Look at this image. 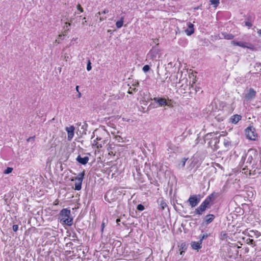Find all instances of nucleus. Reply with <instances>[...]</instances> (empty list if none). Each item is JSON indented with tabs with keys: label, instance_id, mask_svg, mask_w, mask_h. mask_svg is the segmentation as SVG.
<instances>
[{
	"label": "nucleus",
	"instance_id": "nucleus-1",
	"mask_svg": "<svg viewBox=\"0 0 261 261\" xmlns=\"http://www.w3.org/2000/svg\"><path fill=\"white\" fill-rule=\"evenodd\" d=\"M240 166L242 169L243 173L246 175H256L257 173L260 174L261 173L260 171H258L259 169L256 172L258 167H255L256 165L251 163L250 165L249 163H247V161H241Z\"/></svg>",
	"mask_w": 261,
	"mask_h": 261
},
{
	"label": "nucleus",
	"instance_id": "nucleus-2",
	"mask_svg": "<svg viewBox=\"0 0 261 261\" xmlns=\"http://www.w3.org/2000/svg\"><path fill=\"white\" fill-rule=\"evenodd\" d=\"M70 216V210L67 208H63L59 214V219L60 222H63L65 224L70 226L73 224V218Z\"/></svg>",
	"mask_w": 261,
	"mask_h": 261
},
{
	"label": "nucleus",
	"instance_id": "nucleus-3",
	"mask_svg": "<svg viewBox=\"0 0 261 261\" xmlns=\"http://www.w3.org/2000/svg\"><path fill=\"white\" fill-rule=\"evenodd\" d=\"M215 193H213L208 196L201 204L195 210V214L201 215L206 208L211 207V202L214 199Z\"/></svg>",
	"mask_w": 261,
	"mask_h": 261
},
{
	"label": "nucleus",
	"instance_id": "nucleus-4",
	"mask_svg": "<svg viewBox=\"0 0 261 261\" xmlns=\"http://www.w3.org/2000/svg\"><path fill=\"white\" fill-rule=\"evenodd\" d=\"M257 157V150L251 149L248 150V152L247 153L244 158L242 157V161H247V163H249L250 165L251 163L253 164L254 165H256L255 163Z\"/></svg>",
	"mask_w": 261,
	"mask_h": 261
},
{
	"label": "nucleus",
	"instance_id": "nucleus-5",
	"mask_svg": "<svg viewBox=\"0 0 261 261\" xmlns=\"http://www.w3.org/2000/svg\"><path fill=\"white\" fill-rule=\"evenodd\" d=\"M246 138L249 140L255 141L257 139V134L255 128L253 126L250 125L247 127L245 130Z\"/></svg>",
	"mask_w": 261,
	"mask_h": 261
},
{
	"label": "nucleus",
	"instance_id": "nucleus-6",
	"mask_svg": "<svg viewBox=\"0 0 261 261\" xmlns=\"http://www.w3.org/2000/svg\"><path fill=\"white\" fill-rule=\"evenodd\" d=\"M201 198V196L200 194L191 195L188 200V202L192 207H194L200 202Z\"/></svg>",
	"mask_w": 261,
	"mask_h": 261
},
{
	"label": "nucleus",
	"instance_id": "nucleus-7",
	"mask_svg": "<svg viewBox=\"0 0 261 261\" xmlns=\"http://www.w3.org/2000/svg\"><path fill=\"white\" fill-rule=\"evenodd\" d=\"M151 100H154L159 107H164L166 106H170V105L168 101H171V99H168V101L165 97H154L153 99H151Z\"/></svg>",
	"mask_w": 261,
	"mask_h": 261
},
{
	"label": "nucleus",
	"instance_id": "nucleus-8",
	"mask_svg": "<svg viewBox=\"0 0 261 261\" xmlns=\"http://www.w3.org/2000/svg\"><path fill=\"white\" fill-rule=\"evenodd\" d=\"M115 193L116 192L113 190H110L108 191L105 195V200L109 203L115 201L116 199Z\"/></svg>",
	"mask_w": 261,
	"mask_h": 261
},
{
	"label": "nucleus",
	"instance_id": "nucleus-9",
	"mask_svg": "<svg viewBox=\"0 0 261 261\" xmlns=\"http://www.w3.org/2000/svg\"><path fill=\"white\" fill-rule=\"evenodd\" d=\"M211 3L208 4H206L204 3L203 5H201L199 6L194 8V10H198L199 9H202V7L204 9H209L211 8V6L212 5L213 7L215 9L217 7L219 4L220 1H210Z\"/></svg>",
	"mask_w": 261,
	"mask_h": 261
},
{
	"label": "nucleus",
	"instance_id": "nucleus-10",
	"mask_svg": "<svg viewBox=\"0 0 261 261\" xmlns=\"http://www.w3.org/2000/svg\"><path fill=\"white\" fill-rule=\"evenodd\" d=\"M256 92L252 88H250L248 92L245 94L244 98L246 101H251L256 97Z\"/></svg>",
	"mask_w": 261,
	"mask_h": 261
},
{
	"label": "nucleus",
	"instance_id": "nucleus-11",
	"mask_svg": "<svg viewBox=\"0 0 261 261\" xmlns=\"http://www.w3.org/2000/svg\"><path fill=\"white\" fill-rule=\"evenodd\" d=\"M219 142V137H212L211 139L208 142V146L214 149H217L219 147L217 144Z\"/></svg>",
	"mask_w": 261,
	"mask_h": 261
},
{
	"label": "nucleus",
	"instance_id": "nucleus-12",
	"mask_svg": "<svg viewBox=\"0 0 261 261\" xmlns=\"http://www.w3.org/2000/svg\"><path fill=\"white\" fill-rule=\"evenodd\" d=\"M215 217V216L213 214H208L206 215L203 218L202 224L205 225H208L214 221Z\"/></svg>",
	"mask_w": 261,
	"mask_h": 261
},
{
	"label": "nucleus",
	"instance_id": "nucleus-13",
	"mask_svg": "<svg viewBox=\"0 0 261 261\" xmlns=\"http://www.w3.org/2000/svg\"><path fill=\"white\" fill-rule=\"evenodd\" d=\"M133 175L134 178L137 179L139 181L142 182L143 181L142 180V174L140 171V169L138 167H136V171L133 172Z\"/></svg>",
	"mask_w": 261,
	"mask_h": 261
},
{
	"label": "nucleus",
	"instance_id": "nucleus-14",
	"mask_svg": "<svg viewBox=\"0 0 261 261\" xmlns=\"http://www.w3.org/2000/svg\"><path fill=\"white\" fill-rule=\"evenodd\" d=\"M160 51V49L159 48V44H156L153 46L149 51V54L151 58L153 59L155 58L156 55L159 53Z\"/></svg>",
	"mask_w": 261,
	"mask_h": 261
},
{
	"label": "nucleus",
	"instance_id": "nucleus-15",
	"mask_svg": "<svg viewBox=\"0 0 261 261\" xmlns=\"http://www.w3.org/2000/svg\"><path fill=\"white\" fill-rule=\"evenodd\" d=\"M194 25L191 23H188V28L185 30V33L188 36H191L194 33Z\"/></svg>",
	"mask_w": 261,
	"mask_h": 261
},
{
	"label": "nucleus",
	"instance_id": "nucleus-16",
	"mask_svg": "<svg viewBox=\"0 0 261 261\" xmlns=\"http://www.w3.org/2000/svg\"><path fill=\"white\" fill-rule=\"evenodd\" d=\"M202 242L200 240L198 242H192L191 243L192 248L194 250H198L199 249H200L202 246Z\"/></svg>",
	"mask_w": 261,
	"mask_h": 261
},
{
	"label": "nucleus",
	"instance_id": "nucleus-17",
	"mask_svg": "<svg viewBox=\"0 0 261 261\" xmlns=\"http://www.w3.org/2000/svg\"><path fill=\"white\" fill-rule=\"evenodd\" d=\"M89 160V158L88 156L82 158L81 155H79L76 159V161L82 165H86L88 163Z\"/></svg>",
	"mask_w": 261,
	"mask_h": 261
},
{
	"label": "nucleus",
	"instance_id": "nucleus-18",
	"mask_svg": "<svg viewBox=\"0 0 261 261\" xmlns=\"http://www.w3.org/2000/svg\"><path fill=\"white\" fill-rule=\"evenodd\" d=\"M66 130L68 133V139L70 140L74 136V127L73 126H70V127H67Z\"/></svg>",
	"mask_w": 261,
	"mask_h": 261
},
{
	"label": "nucleus",
	"instance_id": "nucleus-19",
	"mask_svg": "<svg viewBox=\"0 0 261 261\" xmlns=\"http://www.w3.org/2000/svg\"><path fill=\"white\" fill-rule=\"evenodd\" d=\"M242 116L240 115L236 114L232 116L230 119L229 121L233 124H237L240 120H241Z\"/></svg>",
	"mask_w": 261,
	"mask_h": 261
},
{
	"label": "nucleus",
	"instance_id": "nucleus-20",
	"mask_svg": "<svg viewBox=\"0 0 261 261\" xmlns=\"http://www.w3.org/2000/svg\"><path fill=\"white\" fill-rule=\"evenodd\" d=\"M157 202L160 206V208L162 211L167 207V204L165 200L163 198H159L157 200Z\"/></svg>",
	"mask_w": 261,
	"mask_h": 261
},
{
	"label": "nucleus",
	"instance_id": "nucleus-21",
	"mask_svg": "<svg viewBox=\"0 0 261 261\" xmlns=\"http://www.w3.org/2000/svg\"><path fill=\"white\" fill-rule=\"evenodd\" d=\"M231 44L234 46H239L242 47L243 48H246L247 47V44L248 43L246 42L243 41H232L231 42Z\"/></svg>",
	"mask_w": 261,
	"mask_h": 261
},
{
	"label": "nucleus",
	"instance_id": "nucleus-22",
	"mask_svg": "<svg viewBox=\"0 0 261 261\" xmlns=\"http://www.w3.org/2000/svg\"><path fill=\"white\" fill-rule=\"evenodd\" d=\"M221 34L223 38L227 40H231L234 37V36L232 34L227 33L226 32H222Z\"/></svg>",
	"mask_w": 261,
	"mask_h": 261
},
{
	"label": "nucleus",
	"instance_id": "nucleus-23",
	"mask_svg": "<svg viewBox=\"0 0 261 261\" xmlns=\"http://www.w3.org/2000/svg\"><path fill=\"white\" fill-rule=\"evenodd\" d=\"M261 235L260 232L257 230H250L249 233V236L250 237L253 238L255 237L256 238L259 237Z\"/></svg>",
	"mask_w": 261,
	"mask_h": 261
},
{
	"label": "nucleus",
	"instance_id": "nucleus-24",
	"mask_svg": "<svg viewBox=\"0 0 261 261\" xmlns=\"http://www.w3.org/2000/svg\"><path fill=\"white\" fill-rule=\"evenodd\" d=\"M228 237V234L226 231H222L220 232L219 238L221 240H227Z\"/></svg>",
	"mask_w": 261,
	"mask_h": 261
},
{
	"label": "nucleus",
	"instance_id": "nucleus-25",
	"mask_svg": "<svg viewBox=\"0 0 261 261\" xmlns=\"http://www.w3.org/2000/svg\"><path fill=\"white\" fill-rule=\"evenodd\" d=\"M224 145L227 149H229L231 146V141H230L229 138L224 139Z\"/></svg>",
	"mask_w": 261,
	"mask_h": 261
},
{
	"label": "nucleus",
	"instance_id": "nucleus-26",
	"mask_svg": "<svg viewBox=\"0 0 261 261\" xmlns=\"http://www.w3.org/2000/svg\"><path fill=\"white\" fill-rule=\"evenodd\" d=\"M123 19H124V17H121L120 19L116 22V26L117 29H120L123 26Z\"/></svg>",
	"mask_w": 261,
	"mask_h": 261
},
{
	"label": "nucleus",
	"instance_id": "nucleus-27",
	"mask_svg": "<svg viewBox=\"0 0 261 261\" xmlns=\"http://www.w3.org/2000/svg\"><path fill=\"white\" fill-rule=\"evenodd\" d=\"M215 135V134L214 133H210L205 135L204 138L205 143L206 142V140H210L211 139V138L214 137Z\"/></svg>",
	"mask_w": 261,
	"mask_h": 261
},
{
	"label": "nucleus",
	"instance_id": "nucleus-28",
	"mask_svg": "<svg viewBox=\"0 0 261 261\" xmlns=\"http://www.w3.org/2000/svg\"><path fill=\"white\" fill-rule=\"evenodd\" d=\"M211 236V233H201L200 236H199V240L201 241H203L204 240L207 239L208 237H210Z\"/></svg>",
	"mask_w": 261,
	"mask_h": 261
},
{
	"label": "nucleus",
	"instance_id": "nucleus-29",
	"mask_svg": "<svg viewBox=\"0 0 261 261\" xmlns=\"http://www.w3.org/2000/svg\"><path fill=\"white\" fill-rule=\"evenodd\" d=\"M82 181L81 180H77L75 184L74 189L77 191H79L82 188Z\"/></svg>",
	"mask_w": 261,
	"mask_h": 261
},
{
	"label": "nucleus",
	"instance_id": "nucleus-30",
	"mask_svg": "<svg viewBox=\"0 0 261 261\" xmlns=\"http://www.w3.org/2000/svg\"><path fill=\"white\" fill-rule=\"evenodd\" d=\"M106 140H103L101 143H99L97 142L96 140L94 141V145H96L97 148L99 149L102 147L103 144H104L106 142Z\"/></svg>",
	"mask_w": 261,
	"mask_h": 261
},
{
	"label": "nucleus",
	"instance_id": "nucleus-31",
	"mask_svg": "<svg viewBox=\"0 0 261 261\" xmlns=\"http://www.w3.org/2000/svg\"><path fill=\"white\" fill-rule=\"evenodd\" d=\"M85 171L84 170L82 172L79 174L78 176L75 178V180L83 181L84 176L85 175Z\"/></svg>",
	"mask_w": 261,
	"mask_h": 261
},
{
	"label": "nucleus",
	"instance_id": "nucleus-32",
	"mask_svg": "<svg viewBox=\"0 0 261 261\" xmlns=\"http://www.w3.org/2000/svg\"><path fill=\"white\" fill-rule=\"evenodd\" d=\"M85 171L84 170L82 172L79 174L78 176L75 178V180L83 181L84 176L85 175Z\"/></svg>",
	"mask_w": 261,
	"mask_h": 261
},
{
	"label": "nucleus",
	"instance_id": "nucleus-33",
	"mask_svg": "<svg viewBox=\"0 0 261 261\" xmlns=\"http://www.w3.org/2000/svg\"><path fill=\"white\" fill-rule=\"evenodd\" d=\"M240 248L241 247L238 246L237 245H234L232 246H231L230 250L235 251L236 254L238 255L239 254L238 249Z\"/></svg>",
	"mask_w": 261,
	"mask_h": 261
},
{
	"label": "nucleus",
	"instance_id": "nucleus-34",
	"mask_svg": "<svg viewBox=\"0 0 261 261\" xmlns=\"http://www.w3.org/2000/svg\"><path fill=\"white\" fill-rule=\"evenodd\" d=\"M188 160V158H184L181 159L180 162L179 163L178 166L179 167L184 168L185 166L186 161Z\"/></svg>",
	"mask_w": 261,
	"mask_h": 261
},
{
	"label": "nucleus",
	"instance_id": "nucleus-35",
	"mask_svg": "<svg viewBox=\"0 0 261 261\" xmlns=\"http://www.w3.org/2000/svg\"><path fill=\"white\" fill-rule=\"evenodd\" d=\"M13 168L11 167H7V169L4 171L5 174H8L12 172Z\"/></svg>",
	"mask_w": 261,
	"mask_h": 261
},
{
	"label": "nucleus",
	"instance_id": "nucleus-36",
	"mask_svg": "<svg viewBox=\"0 0 261 261\" xmlns=\"http://www.w3.org/2000/svg\"><path fill=\"white\" fill-rule=\"evenodd\" d=\"M142 69L144 72H147L150 70V67L148 65H145L144 66Z\"/></svg>",
	"mask_w": 261,
	"mask_h": 261
},
{
	"label": "nucleus",
	"instance_id": "nucleus-37",
	"mask_svg": "<svg viewBox=\"0 0 261 261\" xmlns=\"http://www.w3.org/2000/svg\"><path fill=\"white\" fill-rule=\"evenodd\" d=\"M137 209L139 211H142L145 209V207L142 204H139L137 205Z\"/></svg>",
	"mask_w": 261,
	"mask_h": 261
},
{
	"label": "nucleus",
	"instance_id": "nucleus-38",
	"mask_svg": "<svg viewBox=\"0 0 261 261\" xmlns=\"http://www.w3.org/2000/svg\"><path fill=\"white\" fill-rule=\"evenodd\" d=\"M115 139L119 143H121L123 142V138L119 136H116L115 137Z\"/></svg>",
	"mask_w": 261,
	"mask_h": 261
},
{
	"label": "nucleus",
	"instance_id": "nucleus-39",
	"mask_svg": "<svg viewBox=\"0 0 261 261\" xmlns=\"http://www.w3.org/2000/svg\"><path fill=\"white\" fill-rule=\"evenodd\" d=\"M91 69H92V67L91 65L90 60H88L87 65V70L88 71H90L91 70Z\"/></svg>",
	"mask_w": 261,
	"mask_h": 261
},
{
	"label": "nucleus",
	"instance_id": "nucleus-40",
	"mask_svg": "<svg viewBox=\"0 0 261 261\" xmlns=\"http://www.w3.org/2000/svg\"><path fill=\"white\" fill-rule=\"evenodd\" d=\"M246 242L248 244H250L251 245L254 244V243H255L253 239H250V238H248L246 240Z\"/></svg>",
	"mask_w": 261,
	"mask_h": 261
},
{
	"label": "nucleus",
	"instance_id": "nucleus-41",
	"mask_svg": "<svg viewBox=\"0 0 261 261\" xmlns=\"http://www.w3.org/2000/svg\"><path fill=\"white\" fill-rule=\"evenodd\" d=\"M245 25L247 27H248L249 28L251 27L253 25L251 21H246L245 22Z\"/></svg>",
	"mask_w": 261,
	"mask_h": 261
},
{
	"label": "nucleus",
	"instance_id": "nucleus-42",
	"mask_svg": "<svg viewBox=\"0 0 261 261\" xmlns=\"http://www.w3.org/2000/svg\"><path fill=\"white\" fill-rule=\"evenodd\" d=\"M253 19V17L251 15H248L246 16L247 21H252Z\"/></svg>",
	"mask_w": 261,
	"mask_h": 261
},
{
	"label": "nucleus",
	"instance_id": "nucleus-43",
	"mask_svg": "<svg viewBox=\"0 0 261 261\" xmlns=\"http://www.w3.org/2000/svg\"><path fill=\"white\" fill-rule=\"evenodd\" d=\"M249 44V46L247 45V47L246 48L250 49L252 50H255V48L254 45H252L251 44Z\"/></svg>",
	"mask_w": 261,
	"mask_h": 261
},
{
	"label": "nucleus",
	"instance_id": "nucleus-44",
	"mask_svg": "<svg viewBox=\"0 0 261 261\" xmlns=\"http://www.w3.org/2000/svg\"><path fill=\"white\" fill-rule=\"evenodd\" d=\"M87 124L86 123H84V124L82 126L81 128L83 129V131H86L87 130Z\"/></svg>",
	"mask_w": 261,
	"mask_h": 261
},
{
	"label": "nucleus",
	"instance_id": "nucleus-45",
	"mask_svg": "<svg viewBox=\"0 0 261 261\" xmlns=\"http://www.w3.org/2000/svg\"><path fill=\"white\" fill-rule=\"evenodd\" d=\"M72 237L74 238L73 241H79V239H77V235H76V234L75 232H73L72 235Z\"/></svg>",
	"mask_w": 261,
	"mask_h": 261
},
{
	"label": "nucleus",
	"instance_id": "nucleus-46",
	"mask_svg": "<svg viewBox=\"0 0 261 261\" xmlns=\"http://www.w3.org/2000/svg\"><path fill=\"white\" fill-rule=\"evenodd\" d=\"M13 230L15 232L17 231L18 229V226L17 225H13Z\"/></svg>",
	"mask_w": 261,
	"mask_h": 261
},
{
	"label": "nucleus",
	"instance_id": "nucleus-47",
	"mask_svg": "<svg viewBox=\"0 0 261 261\" xmlns=\"http://www.w3.org/2000/svg\"><path fill=\"white\" fill-rule=\"evenodd\" d=\"M136 91V88H130L128 91V93H129V94H133V92H135Z\"/></svg>",
	"mask_w": 261,
	"mask_h": 261
},
{
	"label": "nucleus",
	"instance_id": "nucleus-48",
	"mask_svg": "<svg viewBox=\"0 0 261 261\" xmlns=\"http://www.w3.org/2000/svg\"><path fill=\"white\" fill-rule=\"evenodd\" d=\"M65 24H66V26L65 27V26H64V29H65V31H68L69 30V29H68V25L70 26L71 25V23H69V22H65Z\"/></svg>",
	"mask_w": 261,
	"mask_h": 261
},
{
	"label": "nucleus",
	"instance_id": "nucleus-49",
	"mask_svg": "<svg viewBox=\"0 0 261 261\" xmlns=\"http://www.w3.org/2000/svg\"><path fill=\"white\" fill-rule=\"evenodd\" d=\"M77 8L79 10H80L81 12H83V9L81 7V6L80 4H78L77 6Z\"/></svg>",
	"mask_w": 261,
	"mask_h": 261
},
{
	"label": "nucleus",
	"instance_id": "nucleus-50",
	"mask_svg": "<svg viewBox=\"0 0 261 261\" xmlns=\"http://www.w3.org/2000/svg\"><path fill=\"white\" fill-rule=\"evenodd\" d=\"M105 222H102V224H101V232H103L104 228H105Z\"/></svg>",
	"mask_w": 261,
	"mask_h": 261
},
{
	"label": "nucleus",
	"instance_id": "nucleus-51",
	"mask_svg": "<svg viewBox=\"0 0 261 261\" xmlns=\"http://www.w3.org/2000/svg\"><path fill=\"white\" fill-rule=\"evenodd\" d=\"M194 89H195V92H197L201 90V88L200 87H196L195 88H194Z\"/></svg>",
	"mask_w": 261,
	"mask_h": 261
},
{
	"label": "nucleus",
	"instance_id": "nucleus-52",
	"mask_svg": "<svg viewBox=\"0 0 261 261\" xmlns=\"http://www.w3.org/2000/svg\"><path fill=\"white\" fill-rule=\"evenodd\" d=\"M109 12V10L108 9H105L102 12V14H106Z\"/></svg>",
	"mask_w": 261,
	"mask_h": 261
},
{
	"label": "nucleus",
	"instance_id": "nucleus-53",
	"mask_svg": "<svg viewBox=\"0 0 261 261\" xmlns=\"http://www.w3.org/2000/svg\"><path fill=\"white\" fill-rule=\"evenodd\" d=\"M186 245L185 244H182L181 245V249L182 250H185L186 248H185V247Z\"/></svg>",
	"mask_w": 261,
	"mask_h": 261
},
{
	"label": "nucleus",
	"instance_id": "nucleus-54",
	"mask_svg": "<svg viewBox=\"0 0 261 261\" xmlns=\"http://www.w3.org/2000/svg\"><path fill=\"white\" fill-rule=\"evenodd\" d=\"M72 245H73V243L71 242H69V243L66 244L67 246H68L69 247H71Z\"/></svg>",
	"mask_w": 261,
	"mask_h": 261
},
{
	"label": "nucleus",
	"instance_id": "nucleus-55",
	"mask_svg": "<svg viewBox=\"0 0 261 261\" xmlns=\"http://www.w3.org/2000/svg\"><path fill=\"white\" fill-rule=\"evenodd\" d=\"M120 222V219L118 218V219H117L116 220V223H117L118 225H119V222Z\"/></svg>",
	"mask_w": 261,
	"mask_h": 261
},
{
	"label": "nucleus",
	"instance_id": "nucleus-56",
	"mask_svg": "<svg viewBox=\"0 0 261 261\" xmlns=\"http://www.w3.org/2000/svg\"><path fill=\"white\" fill-rule=\"evenodd\" d=\"M257 33L258 34L259 36H261V29L259 30L258 31H257Z\"/></svg>",
	"mask_w": 261,
	"mask_h": 261
},
{
	"label": "nucleus",
	"instance_id": "nucleus-57",
	"mask_svg": "<svg viewBox=\"0 0 261 261\" xmlns=\"http://www.w3.org/2000/svg\"><path fill=\"white\" fill-rule=\"evenodd\" d=\"M79 86H76L75 89H76V91L78 92H79Z\"/></svg>",
	"mask_w": 261,
	"mask_h": 261
},
{
	"label": "nucleus",
	"instance_id": "nucleus-58",
	"mask_svg": "<svg viewBox=\"0 0 261 261\" xmlns=\"http://www.w3.org/2000/svg\"><path fill=\"white\" fill-rule=\"evenodd\" d=\"M96 140L97 141H100V140H101V138H99V137H97L96 138Z\"/></svg>",
	"mask_w": 261,
	"mask_h": 261
},
{
	"label": "nucleus",
	"instance_id": "nucleus-59",
	"mask_svg": "<svg viewBox=\"0 0 261 261\" xmlns=\"http://www.w3.org/2000/svg\"><path fill=\"white\" fill-rule=\"evenodd\" d=\"M106 18V17H105V18L100 17V21H102V20H105Z\"/></svg>",
	"mask_w": 261,
	"mask_h": 261
},
{
	"label": "nucleus",
	"instance_id": "nucleus-60",
	"mask_svg": "<svg viewBox=\"0 0 261 261\" xmlns=\"http://www.w3.org/2000/svg\"><path fill=\"white\" fill-rule=\"evenodd\" d=\"M260 65H261V63H256L255 64L256 66H260Z\"/></svg>",
	"mask_w": 261,
	"mask_h": 261
},
{
	"label": "nucleus",
	"instance_id": "nucleus-61",
	"mask_svg": "<svg viewBox=\"0 0 261 261\" xmlns=\"http://www.w3.org/2000/svg\"><path fill=\"white\" fill-rule=\"evenodd\" d=\"M62 35H59V37H58V39H59L60 38L62 39Z\"/></svg>",
	"mask_w": 261,
	"mask_h": 261
},
{
	"label": "nucleus",
	"instance_id": "nucleus-62",
	"mask_svg": "<svg viewBox=\"0 0 261 261\" xmlns=\"http://www.w3.org/2000/svg\"><path fill=\"white\" fill-rule=\"evenodd\" d=\"M78 93V97H80L81 96V94L80 92H79Z\"/></svg>",
	"mask_w": 261,
	"mask_h": 261
},
{
	"label": "nucleus",
	"instance_id": "nucleus-63",
	"mask_svg": "<svg viewBox=\"0 0 261 261\" xmlns=\"http://www.w3.org/2000/svg\"><path fill=\"white\" fill-rule=\"evenodd\" d=\"M33 139V137H30L29 139H28L27 141H29L30 140H31V139Z\"/></svg>",
	"mask_w": 261,
	"mask_h": 261
},
{
	"label": "nucleus",
	"instance_id": "nucleus-64",
	"mask_svg": "<svg viewBox=\"0 0 261 261\" xmlns=\"http://www.w3.org/2000/svg\"><path fill=\"white\" fill-rule=\"evenodd\" d=\"M56 41L58 42V43H60V41L58 40V39H56Z\"/></svg>",
	"mask_w": 261,
	"mask_h": 261
}]
</instances>
